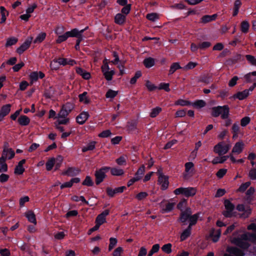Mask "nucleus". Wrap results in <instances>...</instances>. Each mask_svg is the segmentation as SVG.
Segmentation results:
<instances>
[{
  "label": "nucleus",
  "instance_id": "nucleus-1",
  "mask_svg": "<svg viewBox=\"0 0 256 256\" xmlns=\"http://www.w3.org/2000/svg\"><path fill=\"white\" fill-rule=\"evenodd\" d=\"M221 114L222 119H227L230 115V108L228 105L217 106L212 108L211 115L216 118Z\"/></svg>",
  "mask_w": 256,
  "mask_h": 256
},
{
  "label": "nucleus",
  "instance_id": "nucleus-2",
  "mask_svg": "<svg viewBox=\"0 0 256 256\" xmlns=\"http://www.w3.org/2000/svg\"><path fill=\"white\" fill-rule=\"evenodd\" d=\"M110 167L104 166L96 170L94 172L95 182L96 185H99L106 178V173L108 172Z\"/></svg>",
  "mask_w": 256,
  "mask_h": 256
},
{
  "label": "nucleus",
  "instance_id": "nucleus-3",
  "mask_svg": "<svg viewBox=\"0 0 256 256\" xmlns=\"http://www.w3.org/2000/svg\"><path fill=\"white\" fill-rule=\"evenodd\" d=\"M249 240L248 234H242L240 238L238 237L233 238L232 242L234 244L239 248L244 250H246L250 246V244L246 242Z\"/></svg>",
  "mask_w": 256,
  "mask_h": 256
},
{
  "label": "nucleus",
  "instance_id": "nucleus-4",
  "mask_svg": "<svg viewBox=\"0 0 256 256\" xmlns=\"http://www.w3.org/2000/svg\"><path fill=\"white\" fill-rule=\"evenodd\" d=\"M196 188L193 187H180L176 188L174 191V193L176 195L182 194L187 198L194 196L196 194Z\"/></svg>",
  "mask_w": 256,
  "mask_h": 256
},
{
  "label": "nucleus",
  "instance_id": "nucleus-5",
  "mask_svg": "<svg viewBox=\"0 0 256 256\" xmlns=\"http://www.w3.org/2000/svg\"><path fill=\"white\" fill-rule=\"evenodd\" d=\"M224 206L226 210L222 212V214L224 217L230 218L235 216L236 212H233L235 206L232 203L228 200L226 199L224 201Z\"/></svg>",
  "mask_w": 256,
  "mask_h": 256
},
{
  "label": "nucleus",
  "instance_id": "nucleus-6",
  "mask_svg": "<svg viewBox=\"0 0 256 256\" xmlns=\"http://www.w3.org/2000/svg\"><path fill=\"white\" fill-rule=\"evenodd\" d=\"M8 144L6 142H4L2 156L0 158V164L5 163V161L6 160L8 154V152H10V155L8 158L9 160L12 158L14 156L15 154L14 151L11 148H8Z\"/></svg>",
  "mask_w": 256,
  "mask_h": 256
},
{
  "label": "nucleus",
  "instance_id": "nucleus-7",
  "mask_svg": "<svg viewBox=\"0 0 256 256\" xmlns=\"http://www.w3.org/2000/svg\"><path fill=\"white\" fill-rule=\"evenodd\" d=\"M192 213V209L189 207L186 208L184 211L181 212L178 220L184 225L186 224V221L189 220Z\"/></svg>",
  "mask_w": 256,
  "mask_h": 256
},
{
  "label": "nucleus",
  "instance_id": "nucleus-8",
  "mask_svg": "<svg viewBox=\"0 0 256 256\" xmlns=\"http://www.w3.org/2000/svg\"><path fill=\"white\" fill-rule=\"evenodd\" d=\"M222 144V142H218L214 148V152L220 156L226 154L229 150V146L228 145L223 146Z\"/></svg>",
  "mask_w": 256,
  "mask_h": 256
},
{
  "label": "nucleus",
  "instance_id": "nucleus-9",
  "mask_svg": "<svg viewBox=\"0 0 256 256\" xmlns=\"http://www.w3.org/2000/svg\"><path fill=\"white\" fill-rule=\"evenodd\" d=\"M32 39L33 38L32 36L28 38L24 42L16 49V52L20 55L22 54L30 48Z\"/></svg>",
  "mask_w": 256,
  "mask_h": 256
},
{
  "label": "nucleus",
  "instance_id": "nucleus-10",
  "mask_svg": "<svg viewBox=\"0 0 256 256\" xmlns=\"http://www.w3.org/2000/svg\"><path fill=\"white\" fill-rule=\"evenodd\" d=\"M158 182L162 185L161 189L163 190H166L168 186V177L160 174L158 178Z\"/></svg>",
  "mask_w": 256,
  "mask_h": 256
},
{
  "label": "nucleus",
  "instance_id": "nucleus-11",
  "mask_svg": "<svg viewBox=\"0 0 256 256\" xmlns=\"http://www.w3.org/2000/svg\"><path fill=\"white\" fill-rule=\"evenodd\" d=\"M80 172V170L78 168L75 167H68L66 170L62 172V174L63 176L73 177L78 175Z\"/></svg>",
  "mask_w": 256,
  "mask_h": 256
},
{
  "label": "nucleus",
  "instance_id": "nucleus-12",
  "mask_svg": "<svg viewBox=\"0 0 256 256\" xmlns=\"http://www.w3.org/2000/svg\"><path fill=\"white\" fill-rule=\"evenodd\" d=\"M230 254H226L225 256H244V254L242 250L235 247H230L227 248Z\"/></svg>",
  "mask_w": 256,
  "mask_h": 256
},
{
  "label": "nucleus",
  "instance_id": "nucleus-13",
  "mask_svg": "<svg viewBox=\"0 0 256 256\" xmlns=\"http://www.w3.org/2000/svg\"><path fill=\"white\" fill-rule=\"evenodd\" d=\"M90 115L88 112H82L80 113L76 118V122L80 124H83L88 118Z\"/></svg>",
  "mask_w": 256,
  "mask_h": 256
},
{
  "label": "nucleus",
  "instance_id": "nucleus-14",
  "mask_svg": "<svg viewBox=\"0 0 256 256\" xmlns=\"http://www.w3.org/2000/svg\"><path fill=\"white\" fill-rule=\"evenodd\" d=\"M249 90H244L242 92H238L232 96L234 99H238L239 100H243L249 96Z\"/></svg>",
  "mask_w": 256,
  "mask_h": 256
},
{
  "label": "nucleus",
  "instance_id": "nucleus-15",
  "mask_svg": "<svg viewBox=\"0 0 256 256\" xmlns=\"http://www.w3.org/2000/svg\"><path fill=\"white\" fill-rule=\"evenodd\" d=\"M126 20V16L121 13L117 14L114 16V22L118 25L124 24Z\"/></svg>",
  "mask_w": 256,
  "mask_h": 256
},
{
  "label": "nucleus",
  "instance_id": "nucleus-16",
  "mask_svg": "<svg viewBox=\"0 0 256 256\" xmlns=\"http://www.w3.org/2000/svg\"><path fill=\"white\" fill-rule=\"evenodd\" d=\"M76 72L82 76L84 80H89L90 78V74L88 72H87L85 70L82 68L77 67L76 70Z\"/></svg>",
  "mask_w": 256,
  "mask_h": 256
},
{
  "label": "nucleus",
  "instance_id": "nucleus-17",
  "mask_svg": "<svg viewBox=\"0 0 256 256\" xmlns=\"http://www.w3.org/2000/svg\"><path fill=\"white\" fill-rule=\"evenodd\" d=\"M88 92H84L82 94L78 95L79 101L82 102L85 104H88L90 103L91 100L90 98L87 96Z\"/></svg>",
  "mask_w": 256,
  "mask_h": 256
},
{
  "label": "nucleus",
  "instance_id": "nucleus-18",
  "mask_svg": "<svg viewBox=\"0 0 256 256\" xmlns=\"http://www.w3.org/2000/svg\"><path fill=\"white\" fill-rule=\"evenodd\" d=\"M18 122L22 126H26L29 124L30 119L26 116L22 115L18 118Z\"/></svg>",
  "mask_w": 256,
  "mask_h": 256
},
{
  "label": "nucleus",
  "instance_id": "nucleus-19",
  "mask_svg": "<svg viewBox=\"0 0 256 256\" xmlns=\"http://www.w3.org/2000/svg\"><path fill=\"white\" fill-rule=\"evenodd\" d=\"M244 144L242 142H238L236 143L232 148V152L238 154L242 152L243 150Z\"/></svg>",
  "mask_w": 256,
  "mask_h": 256
},
{
  "label": "nucleus",
  "instance_id": "nucleus-20",
  "mask_svg": "<svg viewBox=\"0 0 256 256\" xmlns=\"http://www.w3.org/2000/svg\"><path fill=\"white\" fill-rule=\"evenodd\" d=\"M25 216L30 222L35 224H36V215L32 210H28L27 212L25 214Z\"/></svg>",
  "mask_w": 256,
  "mask_h": 256
},
{
  "label": "nucleus",
  "instance_id": "nucleus-21",
  "mask_svg": "<svg viewBox=\"0 0 256 256\" xmlns=\"http://www.w3.org/2000/svg\"><path fill=\"white\" fill-rule=\"evenodd\" d=\"M198 82L208 84L212 82V77L210 74H204L200 76Z\"/></svg>",
  "mask_w": 256,
  "mask_h": 256
},
{
  "label": "nucleus",
  "instance_id": "nucleus-22",
  "mask_svg": "<svg viewBox=\"0 0 256 256\" xmlns=\"http://www.w3.org/2000/svg\"><path fill=\"white\" fill-rule=\"evenodd\" d=\"M191 106L196 108H201L206 106V102L204 100H196L194 102H192Z\"/></svg>",
  "mask_w": 256,
  "mask_h": 256
},
{
  "label": "nucleus",
  "instance_id": "nucleus-23",
  "mask_svg": "<svg viewBox=\"0 0 256 256\" xmlns=\"http://www.w3.org/2000/svg\"><path fill=\"white\" fill-rule=\"evenodd\" d=\"M11 104H6L4 105L0 110V113L5 117L6 116L10 111Z\"/></svg>",
  "mask_w": 256,
  "mask_h": 256
},
{
  "label": "nucleus",
  "instance_id": "nucleus-24",
  "mask_svg": "<svg viewBox=\"0 0 256 256\" xmlns=\"http://www.w3.org/2000/svg\"><path fill=\"white\" fill-rule=\"evenodd\" d=\"M143 64L146 68H150L154 65V60L151 57L146 58L143 61Z\"/></svg>",
  "mask_w": 256,
  "mask_h": 256
},
{
  "label": "nucleus",
  "instance_id": "nucleus-25",
  "mask_svg": "<svg viewBox=\"0 0 256 256\" xmlns=\"http://www.w3.org/2000/svg\"><path fill=\"white\" fill-rule=\"evenodd\" d=\"M18 42V38L16 37H10L6 40L5 46L6 48L14 46Z\"/></svg>",
  "mask_w": 256,
  "mask_h": 256
},
{
  "label": "nucleus",
  "instance_id": "nucleus-26",
  "mask_svg": "<svg viewBox=\"0 0 256 256\" xmlns=\"http://www.w3.org/2000/svg\"><path fill=\"white\" fill-rule=\"evenodd\" d=\"M96 144V142L94 141L90 142L86 146H84L82 148V152H85L88 150H94L96 148V146H95Z\"/></svg>",
  "mask_w": 256,
  "mask_h": 256
},
{
  "label": "nucleus",
  "instance_id": "nucleus-27",
  "mask_svg": "<svg viewBox=\"0 0 256 256\" xmlns=\"http://www.w3.org/2000/svg\"><path fill=\"white\" fill-rule=\"evenodd\" d=\"M110 173L112 176H120L124 174V171L121 168H110Z\"/></svg>",
  "mask_w": 256,
  "mask_h": 256
},
{
  "label": "nucleus",
  "instance_id": "nucleus-28",
  "mask_svg": "<svg viewBox=\"0 0 256 256\" xmlns=\"http://www.w3.org/2000/svg\"><path fill=\"white\" fill-rule=\"evenodd\" d=\"M228 158V156H224L221 157H216L213 160L212 162L213 164H222L226 162Z\"/></svg>",
  "mask_w": 256,
  "mask_h": 256
},
{
  "label": "nucleus",
  "instance_id": "nucleus-29",
  "mask_svg": "<svg viewBox=\"0 0 256 256\" xmlns=\"http://www.w3.org/2000/svg\"><path fill=\"white\" fill-rule=\"evenodd\" d=\"M182 68L178 62H174L170 66L168 75L173 74L176 70Z\"/></svg>",
  "mask_w": 256,
  "mask_h": 256
},
{
  "label": "nucleus",
  "instance_id": "nucleus-30",
  "mask_svg": "<svg viewBox=\"0 0 256 256\" xmlns=\"http://www.w3.org/2000/svg\"><path fill=\"white\" fill-rule=\"evenodd\" d=\"M200 212H197L193 215L192 214L189 219V223L191 224L194 226L196 224L198 220V219L200 216Z\"/></svg>",
  "mask_w": 256,
  "mask_h": 256
},
{
  "label": "nucleus",
  "instance_id": "nucleus-31",
  "mask_svg": "<svg viewBox=\"0 0 256 256\" xmlns=\"http://www.w3.org/2000/svg\"><path fill=\"white\" fill-rule=\"evenodd\" d=\"M104 78L108 81H110L112 79L113 76L115 74V72L114 70H106L102 72Z\"/></svg>",
  "mask_w": 256,
  "mask_h": 256
},
{
  "label": "nucleus",
  "instance_id": "nucleus-32",
  "mask_svg": "<svg viewBox=\"0 0 256 256\" xmlns=\"http://www.w3.org/2000/svg\"><path fill=\"white\" fill-rule=\"evenodd\" d=\"M56 162L54 164L55 168L54 170H59L61 166L62 162L63 161V158L62 156L59 155L56 158H55Z\"/></svg>",
  "mask_w": 256,
  "mask_h": 256
},
{
  "label": "nucleus",
  "instance_id": "nucleus-33",
  "mask_svg": "<svg viewBox=\"0 0 256 256\" xmlns=\"http://www.w3.org/2000/svg\"><path fill=\"white\" fill-rule=\"evenodd\" d=\"M56 162L55 158H52L49 159L46 164V169L48 171L52 170Z\"/></svg>",
  "mask_w": 256,
  "mask_h": 256
},
{
  "label": "nucleus",
  "instance_id": "nucleus-34",
  "mask_svg": "<svg viewBox=\"0 0 256 256\" xmlns=\"http://www.w3.org/2000/svg\"><path fill=\"white\" fill-rule=\"evenodd\" d=\"M191 104H192L191 102H190L189 100H183V99H178L175 102L176 105L180 106H191Z\"/></svg>",
  "mask_w": 256,
  "mask_h": 256
},
{
  "label": "nucleus",
  "instance_id": "nucleus-35",
  "mask_svg": "<svg viewBox=\"0 0 256 256\" xmlns=\"http://www.w3.org/2000/svg\"><path fill=\"white\" fill-rule=\"evenodd\" d=\"M54 90L52 87L46 89L44 90V96L46 98H50L54 94Z\"/></svg>",
  "mask_w": 256,
  "mask_h": 256
},
{
  "label": "nucleus",
  "instance_id": "nucleus-36",
  "mask_svg": "<svg viewBox=\"0 0 256 256\" xmlns=\"http://www.w3.org/2000/svg\"><path fill=\"white\" fill-rule=\"evenodd\" d=\"M162 110L161 108L156 106L152 110V111L150 114V117L152 118H156Z\"/></svg>",
  "mask_w": 256,
  "mask_h": 256
},
{
  "label": "nucleus",
  "instance_id": "nucleus-37",
  "mask_svg": "<svg viewBox=\"0 0 256 256\" xmlns=\"http://www.w3.org/2000/svg\"><path fill=\"white\" fill-rule=\"evenodd\" d=\"M82 184L88 186H92L94 184L91 177L89 176H86L84 180L82 182Z\"/></svg>",
  "mask_w": 256,
  "mask_h": 256
},
{
  "label": "nucleus",
  "instance_id": "nucleus-38",
  "mask_svg": "<svg viewBox=\"0 0 256 256\" xmlns=\"http://www.w3.org/2000/svg\"><path fill=\"white\" fill-rule=\"evenodd\" d=\"M46 34L45 32H40V34H39L38 36L36 37V38H35V40H34V44H36V43H40L42 42V41H44V40L46 38Z\"/></svg>",
  "mask_w": 256,
  "mask_h": 256
},
{
  "label": "nucleus",
  "instance_id": "nucleus-39",
  "mask_svg": "<svg viewBox=\"0 0 256 256\" xmlns=\"http://www.w3.org/2000/svg\"><path fill=\"white\" fill-rule=\"evenodd\" d=\"M250 28L249 23L247 21H243L241 23L240 30L241 31L246 34L248 32Z\"/></svg>",
  "mask_w": 256,
  "mask_h": 256
},
{
  "label": "nucleus",
  "instance_id": "nucleus-40",
  "mask_svg": "<svg viewBox=\"0 0 256 256\" xmlns=\"http://www.w3.org/2000/svg\"><path fill=\"white\" fill-rule=\"evenodd\" d=\"M241 57L242 55L240 54H237L233 57L230 58L228 60V64H234L240 60Z\"/></svg>",
  "mask_w": 256,
  "mask_h": 256
},
{
  "label": "nucleus",
  "instance_id": "nucleus-41",
  "mask_svg": "<svg viewBox=\"0 0 256 256\" xmlns=\"http://www.w3.org/2000/svg\"><path fill=\"white\" fill-rule=\"evenodd\" d=\"M192 232L184 230H183L180 236V241L183 242L186 240L191 234Z\"/></svg>",
  "mask_w": 256,
  "mask_h": 256
},
{
  "label": "nucleus",
  "instance_id": "nucleus-42",
  "mask_svg": "<svg viewBox=\"0 0 256 256\" xmlns=\"http://www.w3.org/2000/svg\"><path fill=\"white\" fill-rule=\"evenodd\" d=\"M0 13H1V15H2V18H1V20H0V23L3 24V23L5 22L6 19V12L7 15H8V12L6 11V9L4 6H1L0 7Z\"/></svg>",
  "mask_w": 256,
  "mask_h": 256
},
{
  "label": "nucleus",
  "instance_id": "nucleus-43",
  "mask_svg": "<svg viewBox=\"0 0 256 256\" xmlns=\"http://www.w3.org/2000/svg\"><path fill=\"white\" fill-rule=\"evenodd\" d=\"M245 57L249 64L256 66V58L254 56L250 54H246Z\"/></svg>",
  "mask_w": 256,
  "mask_h": 256
},
{
  "label": "nucleus",
  "instance_id": "nucleus-44",
  "mask_svg": "<svg viewBox=\"0 0 256 256\" xmlns=\"http://www.w3.org/2000/svg\"><path fill=\"white\" fill-rule=\"evenodd\" d=\"M68 114L69 113H68L66 110L62 107L60 111L58 113V116L56 117V118H66Z\"/></svg>",
  "mask_w": 256,
  "mask_h": 256
},
{
  "label": "nucleus",
  "instance_id": "nucleus-45",
  "mask_svg": "<svg viewBox=\"0 0 256 256\" xmlns=\"http://www.w3.org/2000/svg\"><path fill=\"white\" fill-rule=\"evenodd\" d=\"M142 75V72L140 71H137L136 72L134 76V77L131 78L130 80V84H134L137 81V80L140 78Z\"/></svg>",
  "mask_w": 256,
  "mask_h": 256
},
{
  "label": "nucleus",
  "instance_id": "nucleus-46",
  "mask_svg": "<svg viewBox=\"0 0 256 256\" xmlns=\"http://www.w3.org/2000/svg\"><path fill=\"white\" fill-rule=\"evenodd\" d=\"M78 30L76 28L72 29L70 31L66 32V34L68 35V38H76L78 36Z\"/></svg>",
  "mask_w": 256,
  "mask_h": 256
},
{
  "label": "nucleus",
  "instance_id": "nucleus-47",
  "mask_svg": "<svg viewBox=\"0 0 256 256\" xmlns=\"http://www.w3.org/2000/svg\"><path fill=\"white\" fill-rule=\"evenodd\" d=\"M187 204V200L185 198H182L177 204V208L181 212L184 211V208Z\"/></svg>",
  "mask_w": 256,
  "mask_h": 256
},
{
  "label": "nucleus",
  "instance_id": "nucleus-48",
  "mask_svg": "<svg viewBox=\"0 0 256 256\" xmlns=\"http://www.w3.org/2000/svg\"><path fill=\"white\" fill-rule=\"evenodd\" d=\"M145 171V166L144 165L141 166L138 169V170L137 172L135 174V176L136 177H139L140 178V180L142 178V176L144 174Z\"/></svg>",
  "mask_w": 256,
  "mask_h": 256
},
{
  "label": "nucleus",
  "instance_id": "nucleus-49",
  "mask_svg": "<svg viewBox=\"0 0 256 256\" xmlns=\"http://www.w3.org/2000/svg\"><path fill=\"white\" fill-rule=\"evenodd\" d=\"M30 84H32L34 82H36L38 79V72H33L30 74Z\"/></svg>",
  "mask_w": 256,
  "mask_h": 256
},
{
  "label": "nucleus",
  "instance_id": "nucleus-50",
  "mask_svg": "<svg viewBox=\"0 0 256 256\" xmlns=\"http://www.w3.org/2000/svg\"><path fill=\"white\" fill-rule=\"evenodd\" d=\"M25 170L23 166L18 164L14 168V173L15 174L21 175L22 174Z\"/></svg>",
  "mask_w": 256,
  "mask_h": 256
},
{
  "label": "nucleus",
  "instance_id": "nucleus-51",
  "mask_svg": "<svg viewBox=\"0 0 256 256\" xmlns=\"http://www.w3.org/2000/svg\"><path fill=\"white\" fill-rule=\"evenodd\" d=\"M145 86L146 87V88H148V90L150 92L155 90H156L158 88V87L156 86L154 84H152L148 80H147L146 81Z\"/></svg>",
  "mask_w": 256,
  "mask_h": 256
},
{
  "label": "nucleus",
  "instance_id": "nucleus-52",
  "mask_svg": "<svg viewBox=\"0 0 256 256\" xmlns=\"http://www.w3.org/2000/svg\"><path fill=\"white\" fill-rule=\"evenodd\" d=\"M172 244L170 243H168L164 244L162 247V250L166 254H169L172 252Z\"/></svg>",
  "mask_w": 256,
  "mask_h": 256
},
{
  "label": "nucleus",
  "instance_id": "nucleus-53",
  "mask_svg": "<svg viewBox=\"0 0 256 256\" xmlns=\"http://www.w3.org/2000/svg\"><path fill=\"white\" fill-rule=\"evenodd\" d=\"M174 202H168L166 205V208L163 209V212H169L174 208Z\"/></svg>",
  "mask_w": 256,
  "mask_h": 256
},
{
  "label": "nucleus",
  "instance_id": "nucleus-54",
  "mask_svg": "<svg viewBox=\"0 0 256 256\" xmlns=\"http://www.w3.org/2000/svg\"><path fill=\"white\" fill-rule=\"evenodd\" d=\"M106 222V218H104L100 214H98L96 219V223L100 226L102 224Z\"/></svg>",
  "mask_w": 256,
  "mask_h": 256
},
{
  "label": "nucleus",
  "instance_id": "nucleus-55",
  "mask_svg": "<svg viewBox=\"0 0 256 256\" xmlns=\"http://www.w3.org/2000/svg\"><path fill=\"white\" fill-rule=\"evenodd\" d=\"M68 38V35L66 34V32L64 34L58 36V38L56 40V42L57 44H60L66 41Z\"/></svg>",
  "mask_w": 256,
  "mask_h": 256
},
{
  "label": "nucleus",
  "instance_id": "nucleus-56",
  "mask_svg": "<svg viewBox=\"0 0 256 256\" xmlns=\"http://www.w3.org/2000/svg\"><path fill=\"white\" fill-rule=\"evenodd\" d=\"M131 6H132L130 4H128L124 6V7L121 10V14L125 16L128 14L130 11Z\"/></svg>",
  "mask_w": 256,
  "mask_h": 256
},
{
  "label": "nucleus",
  "instance_id": "nucleus-57",
  "mask_svg": "<svg viewBox=\"0 0 256 256\" xmlns=\"http://www.w3.org/2000/svg\"><path fill=\"white\" fill-rule=\"evenodd\" d=\"M118 94V92L113 90H108L106 94V98H114Z\"/></svg>",
  "mask_w": 256,
  "mask_h": 256
},
{
  "label": "nucleus",
  "instance_id": "nucleus-58",
  "mask_svg": "<svg viewBox=\"0 0 256 256\" xmlns=\"http://www.w3.org/2000/svg\"><path fill=\"white\" fill-rule=\"evenodd\" d=\"M146 18L149 20L154 22L158 18V16L156 13H150L147 14Z\"/></svg>",
  "mask_w": 256,
  "mask_h": 256
},
{
  "label": "nucleus",
  "instance_id": "nucleus-59",
  "mask_svg": "<svg viewBox=\"0 0 256 256\" xmlns=\"http://www.w3.org/2000/svg\"><path fill=\"white\" fill-rule=\"evenodd\" d=\"M170 84L168 83L162 82L160 84L159 87L158 88L159 90H164L166 92H169L170 90L169 88Z\"/></svg>",
  "mask_w": 256,
  "mask_h": 256
},
{
  "label": "nucleus",
  "instance_id": "nucleus-60",
  "mask_svg": "<svg viewBox=\"0 0 256 256\" xmlns=\"http://www.w3.org/2000/svg\"><path fill=\"white\" fill-rule=\"evenodd\" d=\"M241 41V35L237 34L234 36V40L230 42L229 44L232 46H236L237 43L240 42Z\"/></svg>",
  "mask_w": 256,
  "mask_h": 256
},
{
  "label": "nucleus",
  "instance_id": "nucleus-61",
  "mask_svg": "<svg viewBox=\"0 0 256 256\" xmlns=\"http://www.w3.org/2000/svg\"><path fill=\"white\" fill-rule=\"evenodd\" d=\"M117 242V240L116 238H110V244L108 246L109 251H110L113 249L114 246L116 244Z\"/></svg>",
  "mask_w": 256,
  "mask_h": 256
},
{
  "label": "nucleus",
  "instance_id": "nucleus-62",
  "mask_svg": "<svg viewBox=\"0 0 256 256\" xmlns=\"http://www.w3.org/2000/svg\"><path fill=\"white\" fill-rule=\"evenodd\" d=\"M250 122V118L248 116H244L240 120V125L242 126H246Z\"/></svg>",
  "mask_w": 256,
  "mask_h": 256
},
{
  "label": "nucleus",
  "instance_id": "nucleus-63",
  "mask_svg": "<svg viewBox=\"0 0 256 256\" xmlns=\"http://www.w3.org/2000/svg\"><path fill=\"white\" fill-rule=\"evenodd\" d=\"M148 196V194L146 192H140L136 195V198L138 200H142L146 198Z\"/></svg>",
  "mask_w": 256,
  "mask_h": 256
},
{
  "label": "nucleus",
  "instance_id": "nucleus-64",
  "mask_svg": "<svg viewBox=\"0 0 256 256\" xmlns=\"http://www.w3.org/2000/svg\"><path fill=\"white\" fill-rule=\"evenodd\" d=\"M64 108L68 113H70L74 108V106L70 102H66V104H64L62 106Z\"/></svg>",
  "mask_w": 256,
  "mask_h": 256
}]
</instances>
